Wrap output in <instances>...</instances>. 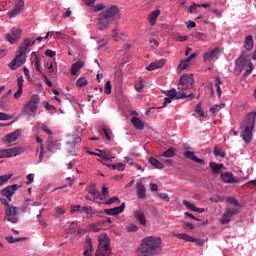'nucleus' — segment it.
Masks as SVG:
<instances>
[{
    "label": "nucleus",
    "mask_w": 256,
    "mask_h": 256,
    "mask_svg": "<svg viewBox=\"0 0 256 256\" xmlns=\"http://www.w3.org/2000/svg\"><path fill=\"white\" fill-rule=\"evenodd\" d=\"M161 238L157 236H148L142 239L141 244L136 250L138 256H155L159 255L163 248L161 247Z\"/></svg>",
    "instance_id": "obj_1"
},
{
    "label": "nucleus",
    "mask_w": 256,
    "mask_h": 256,
    "mask_svg": "<svg viewBox=\"0 0 256 256\" xmlns=\"http://www.w3.org/2000/svg\"><path fill=\"white\" fill-rule=\"evenodd\" d=\"M255 121H256V112L248 113L244 120L241 123V137L245 143H251V139H253V129H255Z\"/></svg>",
    "instance_id": "obj_2"
},
{
    "label": "nucleus",
    "mask_w": 256,
    "mask_h": 256,
    "mask_svg": "<svg viewBox=\"0 0 256 256\" xmlns=\"http://www.w3.org/2000/svg\"><path fill=\"white\" fill-rule=\"evenodd\" d=\"M119 15V7L112 5L104 11L100 12L98 18V29H109V25L115 21V17Z\"/></svg>",
    "instance_id": "obj_3"
},
{
    "label": "nucleus",
    "mask_w": 256,
    "mask_h": 256,
    "mask_svg": "<svg viewBox=\"0 0 256 256\" xmlns=\"http://www.w3.org/2000/svg\"><path fill=\"white\" fill-rule=\"evenodd\" d=\"M41 98L39 95H32L28 103H26L21 111L22 115H28V117H35L37 115V109H39V103Z\"/></svg>",
    "instance_id": "obj_4"
},
{
    "label": "nucleus",
    "mask_w": 256,
    "mask_h": 256,
    "mask_svg": "<svg viewBox=\"0 0 256 256\" xmlns=\"http://www.w3.org/2000/svg\"><path fill=\"white\" fill-rule=\"evenodd\" d=\"M245 67H249L244 75L242 76V79L245 81V79H247L250 75L251 72L253 71V63L248 62L246 59L244 58H238L236 60V67H235V71H238V74L241 73V71H243V69H245Z\"/></svg>",
    "instance_id": "obj_5"
},
{
    "label": "nucleus",
    "mask_w": 256,
    "mask_h": 256,
    "mask_svg": "<svg viewBox=\"0 0 256 256\" xmlns=\"http://www.w3.org/2000/svg\"><path fill=\"white\" fill-rule=\"evenodd\" d=\"M194 83L195 78H193V74L184 75L180 78V81L178 83V91L185 93V91L193 89Z\"/></svg>",
    "instance_id": "obj_6"
},
{
    "label": "nucleus",
    "mask_w": 256,
    "mask_h": 256,
    "mask_svg": "<svg viewBox=\"0 0 256 256\" xmlns=\"http://www.w3.org/2000/svg\"><path fill=\"white\" fill-rule=\"evenodd\" d=\"M164 95L170 97V99H190V101L195 99V94L190 93L187 95V93L181 92V90L178 92L175 88L164 91Z\"/></svg>",
    "instance_id": "obj_7"
},
{
    "label": "nucleus",
    "mask_w": 256,
    "mask_h": 256,
    "mask_svg": "<svg viewBox=\"0 0 256 256\" xmlns=\"http://www.w3.org/2000/svg\"><path fill=\"white\" fill-rule=\"evenodd\" d=\"M21 33V28L14 27L11 29L9 33L6 34L5 40L8 41V43H11V45H13L21 39Z\"/></svg>",
    "instance_id": "obj_8"
},
{
    "label": "nucleus",
    "mask_w": 256,
    "mask_h": 256,
    "mask_svg": "<svg viewBox=\"0 0 256 256\" xmlns=\"http://www.w3.org/2000/svg\"><path fill=\"white\" fill-rule=\"evenodd\" d=\"M4 219H7L10 223H18L19 218L17 217V207L10 205L5 208Z\"/></svg>",
    "instance_id": "obj_9"
},
{
    "label": "nucleus",
    "mask_w": 256,
    "mask_h": 256,
    "mask_svg": "<svg viewBox=\"0 0 256 256\" xmlns=\"http://www.w3.org/2000/svg\"><path fill=\"white\" fill-rule=\"evenodd\" d=\"M221 53V49L219 47L214 48L208 52H205L202 57L204 63H211V61H215V59H219V55Z\"/></svg>",
    "instance_id": "obj_10"
},
{
    "label": "nucleus",
    "mask_w": 256,
    "mask_h": 256,
    "mask_svg": "<svg viewBox=\"0 0 256 256\" xmlns=\"http://www.w3.org/2000/svg\"><path fill=\"white\" fill-rule=\"evenodd\" d=\"M26 59L27 56H23L21 54L16 55L15 58L9 64L10 69H12V71H15V69H19V67H21V65L25 63Z\"/></svg>",
    "instance_id": "obj_11"
},
{
    "label": "nucleus",
    "mask_w": 256,
    "mask_h": 256,
    "mask_svg": "<svg viewBox=\"0 0 256 256\" xmlns=\"http://www.w3.org/2000/svg\"><path fill=\"white\" fill-rule=\"evenodd\" d=\"M95 256H109V242L100 240Z\"/></svg>",
    "instance_id": "obj_12"
},
{
    "label": "nucleus",
    "mask_w": 256,
    "mask_h": 256,
    "mask_svg": "<svg viewBox=\"0 0 256 256\" xmlns=\"http://www.w3.org/2000/svg\"><path fill=\"white\" fill-rule=\"evenodd\" d=\"M17 189H19L17 184L7 186L2 189L1 195H3V197H7L8 201H12L11 196L15 195V191H17Z\"/></svg>",
    "instance_id": "obj_13"
},
{
    "label": "nucleus",
    "mask_w": 256,
    "mask_h": 256,
    "mask_svg": "<svg viewBox=\"0 0 256 256\" xmlns=\"http://www.w3.org/2000/svg\"><path fill=\"white\" fill-rule=\"evenodd\" d=\"M21 135V130H15L14 132H11L4 136L3 142L4 143H15L17 139H19V136Z\"/></svg>",
    "instance_id": "obj_14"
},
{
    "label": "nucleus",
    "mask_w": 256,
    "mask_h": 256,
    "mask_svg": "<svg viewBox=\"0 0 256 256\" xmlns=\"http://www.w3.org/2000/svg\"><path fill=\"white\" fill-rule=\"evenodd\" d=\"M136 193L138 199H147V188H145V184L138 182L136 184Z\"/></svg>",
    "instance_id": "obj_15"
},
{
    "label": "nucleus",
    "mask_w": 256,
    "mask_h": 256,
    "mask_svg": "<svg viewBox=\"0 0 256 256\" xmlns=\"http://www.w3.org/2000/svg\"><path fill=\"white\" fill-rule=\"evenodd\" d=\"M165 63H167V60L160 59L156 60L155 62H151L147 67V71H155L156 69H162V67L165 66Z\"/></svg>",
    "instance_id": "obj_16"
},
{
    "label": "nucleus",
    "mask_w": 256,
    "mask_h": 256,
    "mask_svg": "<svg viewBox=\"0 0 256 256\" xmlns=\"http://www.w3.org/2000/svg\"><path fill=\"white\" fill-rule=\"evenodd\" d=\"M123 211H125V202H123L120 206L118 207H114V208H110V209H105L104 213H106V215H119L121 213H123Z\"/></svg>",
    "instance_id": "obj_17"
},
{
    "label": "nucleus",
    "mask_w": 256,
    "mask_h": 256,
    "mask_svg": "<svg viewBox=\"0 0 256 256\" xmlns=\"http://www.w3.org/2000/svg\"><path fill=\"white\" fill-rule=\"evenodd\" d=\"M25 9V1L24 0H17L14 9L10 12V17H15V15H19L21 11Z\"/></svg>",
    "instance_id": "obj_18"
},
{
    "label": "nucleus",
    "mask_w": 256,
    "mask_h": 256,
    "mask_svg": "<svg viewBox=\"0 0 256 256\" xmlns=\"http://www.w3.org/2000/svg\"><path fill=\"white\" fill-rule=\"evenodd\" d=\"M23 83H25V80L23 79V76H20L17 78V91L14 93V99H20L21 95H23Z\"/></svg>",
    "instance_id": "obj_19"
},
{
    "label": "nucleus",
    "mask_w": 256,
    "mask_h": 256,
    "mask_svg": "<svg viewBox=\"0 0 256 256\" xmlns=\"http://www.w3.org/2000/svg\"><path fill=\"white\" fill-rule=\"evenodd\" d=\"M21 153H23V148H21V147H14V148L6 149L7 159L10 157H17V155H21Z\"/></svg>",
    "instance_id": "obj_20"
},
{
    "label": "nucleus",
    "mask_w": 256,
    "mask_h": 256,
    "mask_svg": "<svg viewBox=\"0 0 256 256\" xmlns=\"http://www.w3.org/2000/svg\"><path fill=\"white\" fill-rule=\"evenodd\" d=\"M97 151H99V153L96 154V157H100L101 159H104V161H113V159H115V156H111L110 151L100 149H97Z\"/></svg>",
    "instance_id": "obj_21"
},
{
    "label": "nucleus",
    "mask_w": 256,
    "mask_h": 256,
    "mask_svg": "<svg viewBox=\"0 0 256 256\" xmlns=\"http://www.w3.org/2000/svg\"><path fill=\"white\" fill-rule=\"evenodd\" d=\"M31 47V40L25 39L23 44L19 47V53L20 55L27 57V49Z\"/></svg>",
    "instance_id": "obj_22"
},
{
    "label": "nucleus",
    "mask_w": 256,
    "mask_h": 256,
    "mask_svg": "<svg viewBox=\"0 0 256 256\" xmlns=\"http://www.w3.org/2000/svg\"><path fill=\"white\" fill-rule=\"evenodd\" d=\"M134 217L139 221L140 225H147V218L145 217V213L141 210L134 211Z\"/></svg>",
    "instance_id": "obj_23"
},
{
    "label": "nucleus",
    "mask_w": 256,
    "mask_h": 256,
    "mask_svg": "<svg viewBox=\"0 0 256 256\" xmlns=\"http://www.w3.org/2000/svg\"><path fill=\"white\" fill-rule=\"evenodd\" d=\"M184 156L187 159H190L191 161H194L195 163H199V165H203L204 161L201 158H197V156L195 155V152L192 151H186L184 153Z\"/></svg>",
    "instance_id": "obj_24"
},
{
    "label": "nucleus",
    "mask_w": 256,
    "mask_h": 256,
    "mask_svg": "<svg viewBox=\"0 0 256 256\" xmlns=\"http://www.w3.org/2000/svg\"><path fill=\"white\" fill-rule=\"evenodd\" d=\"M221 177L224 183H237V180L233 177V173L231 172L222 173Z\"/></svg>",
    "instance_id": "obj_25"
},
{
    "label": "nucleus",
    "mask_w": 256,
    "mask_h": 256,
    "mask_svg": "<svg viewBox=\"0 0 256 256\" xmlns=\"http://www.w3.org/2000/svg\"><path fill=\"white\" fill-rule=\"evenodd\" d=\"M47 151H49L50 153H55L56 151H59V149H61V143L59 142H55V141H51L47 147H46Z\"/></svg>",
    "instance_id": "obj_26"
},
{
    "label": "nucleus",
    "mask_w": 256,
    "mask_h": 256,
    "mask_svg": "<svg viewBox=\"0 0 256 256\" xmlns=\"http://www.w3.org/2000/svg\"><path fill=\"white\" fill-rule=\"evenodd\" d=\"M149 163L154 167V169H165V164L163 162L157 160L155 157L149 158Z\"/></svg>",
    "instance_id": "obj_27"
},
{
    "label": "nucleus",
    "mask_w": 256,
    "mask_h": 256,
    "mask_svg": "<svg viewBox=\"0 0 256 256\" xmlns=\"http://www.w3.org/2000/svg\"><path fill=\"white\" fill-rule=\"evenodd\" d=\"M32 57H34L33 63L35 65L36 71L42 73L43 68H41V57H39V55H37L36 52L32 53Z\"/></svg>",
    "instance_id": "obj_28"
},
{
    "label": "nucleus",
    "mask_w": 256,
    "mask_h": 256,
    "mask_svg": "<svg viewBox=\"0 0 256 256\" xmlns=\"http://www.w3.org/2000/svg\"><path fill=\"white\" fill-rule=\"evenodd\" d=\"M253 36L252 35H248L245 37V42H244V49H246V51H252L253 50Z\"/></svg>",
    "instance_id": "obj_29"
},
{
    "label": "nucleus",
    "mask_w": 256,
    "mask_h": 256,
    "mask_svg": "<svg viewBox=\"0 0 256 256\" xmlns=\"http://www.w3.org/2000/svg\"><path fill=\"white\" fill-rule=\"evenodd\" d=\"M159 15H161V10L153 11L148 18V21L150 25L154 26L157 23V19L159 18Z\"/></svg>",
    "instance_id": "obj_30"
},
{
    "label": "nucleus",
    "mask_w": 256,
    "mask_h": 256,
    "mask_svg": "<svg viewBox=\"0 0 256 256\" xmlns=\"http://www.w3.org/2000/svg\"><path fill=\"white\" fill-rule=\"evenodd\" d=\"M223 168V164H218L215 162H210V169L214 173V175H219L221 173V169Z\"/></svg>",
    "instance_id": "obj_31"
},
{
    "label": "nucleus",
    "mask_w": 256,
    "mask_h": 256,
    "mask_svg": "<svg viewBox=\"0 0 256 256\" xmlns=\"http://www.w3.org/2000/svg\"><path fill=\"white\" fill-rule=\"evenodd\" d=\"M131 123H132V125H134L135 129H139L140 131H142V129L145 128V125L143 124L141 119H139L137 117H133L131 120Z\"/></svg>",
    "instance_id": "obj_32"
},
{
    "label": "nucleus",
    "mask_w": 256,
    "mask_h": 256,
    "mask_svg": "<svg viewBox=\"0 0 256 256\" xmlns=\"http://www.w3.org/2000/svg\"><path fill=\"white\" fill-rule=\"evenodd\" d=\"M89 193L94 197V199H99V197H101V192L95 189V183L90 184Z\"/></svg>",
    "instance_id": "obj_33"
},
{
    "label": "nucleus",
    "mask_w": 256,
    "mask_h": 256,
    "mask_svg": "<svg viewBox=\"0 0 256 256\" xmlns=\"http://www.w3.org/2000/svg\"><path fill=\"white\" fill-rule=\"evenodd\" d=\"M86 243L88 244L87 249L84 251V256H91V252L93 251V244L91 243V237H86Z\"/></svg>",
    "instance_id": "obj_34"
},
{
    "label": "nucleus",
    "mask_w": 256,
    "mask_h": 256,
    "mask_svg": "<svg viewBox=\"0 0 256 256\" xmlns=\"http://www.w3.org/2000/svg\"><path fill=\"white\" fill-rule=\"evenodd\" d=\"M86 210L87 206L83 207L81 205H75L71 207L70 213H85Z\"/></svg>",
    "instance_id": "obj_35"
},
{
    "label": "nucleus",
    "mask_w": 256,
    "mask_h": 256,
    "mask_svg": "<svg viewBox=\"0 0 256 256\" xmlns=\"http://www.w3.org/2000/svg\"><path fill=\"white\" fill-rule=\"evenodd\" d=\"M175 237H177V239H181L182 241H186L191 243V241H193V237L189 236L188 234L185 233H179V234H175Z\"/></svg>",
    "instance_id": "obj_36"
},
{
    "label": "nucleus",
    "mask_w": 256,
    "mask_h": 256,
    "mask_svg": "<svg viewBox=\"0 0 256 256\" xmlns=\"http://www.w3.org/2000/svg\"><path fill=\"white\" fill-rule=\"evenodd\" d=\"M175 155H176V149L173 147H170L169 149H167L162 153V157H167V158L175 157Z\"/></svg>",
    "instance_id": "obj_37"
},
{
    "label": "nucleus",
    "mask_w": 256,
    "mask_h": 256,
    "mask_svg": "<svg viewBox=\"0 0 256 256\" xmlns=\"http://www.w3.org/2000/svg\"><path fill=\"white\" fill-rule=\"evenodd\" d=\"M66 211L61 206H57L54 208V216L57 217V219H61L62 215H65Z\"/></svg>",
    "instance_id": "obj_38"
},
{
    "label": "nucleus",
    "mask_w": 256,
    "mask_h": 256,
    "mask_svg": "<svg viewBox=\"0 0 256 256\" xmlns=\"http://www.w3.org/2000/svg\"><path fill=\"white\" fill-rule=\"evenodd\" d=\"M11 177H13V174H6V175L0 176V187H3L5 183H8Z\"/></svg>",
    "instance_id": "obj_39"
},
{
    "label": "nucleus",
    "mask_w": 256,
    "mask_h": 256,
    "mask_svg": "<svg viewBox=\"0 0 256 256\" xmlns=\"http://www.w3.org/2000/svg\"><path fill=\"white\" fill-rule=\"evenodd\" d=\"M240 209L239 208H231V207H228L226 209V213L232 217H234V215H239L240 213Z\"/></svg>",
    "instance_id": "obj_40"
},
{
    "label": "nucleus",
    "mask_w": 256,
    "mask_h": 256,
    "mask_svg": "<svg viewBox=\"0 0 256 256\" xmlns=\"http://www.w3.org/2000/svg\"><path fill=\"white\" fill-rule=\"evenodd\" d=\"M214 155L216 157H221V159H225L226 154L221 150V148H218L217 146L214 147Z\"/></svg>",
    "instance_id": "obj_41"
},
{
    "label": "nucleus",
    "mask_w": 256,
    "mask_h": 256,
    "mask_svg": "<svg viewBox=\"0 0 256 256\" xmlns=\"http://www.w3.org/2000/svg\"><path fill=\"white\" fill-rule=\"evenodd\" d=\"M231 215H229L227 212H225L222 216V219L220 220V223L222 225H227V223L231 222Z\"/></svg>",
    "instance_id": "obj_42"
},
{
    "label": "nucleus",
    "mask_w": 256,
    "mask_h": 256,
    "mask_svg": "<svg viewBox=\"0 0 256 256\" xmlns=\"http://www.w3.org/2000/svg\"><path fill=\"white\" fill-rule=\"evenodd\" d=\"M182 204L184 205V207H186V209H189L190 211H195L197 209L195 204H193L187 200H183Z\"/></svg>",
    "instance_id": "obj_43"
},
{
    "label": "nucleus",
    "mask_w": 256,
    "mask_h": 256,
    "mask_svg": "<svg viewBox=\"0 0 256 256\" xmlns=\"http://www.w3.org/2000/svg\"><path fill=\"white\" fill-rule=\"evenodd\" d=\"M112 37L116 41H119V39H123V33H120L118 29L112 30Z\"/></svg>",
    "instance_id": "obj_44"
},
{
    "label": "nucleus",
    "mask_w": 256,
    "mask_h": 256,
    "mask_svg": "<svg viewBox=\"0 0 256 256\" xmlns=\"http://www.w3.org/2000/svg\"><path fill=\"white\" fill-rule=\"evenodd\" d=\"M113 171H125V164L123 163H116L112 164Z\"/></svg>",
    "instance_id": "obj_45"
},
{
    "label": "nucleus",
    "mask_w": 256,
    "mask_h": 256,
    "mask_svg": "<svg viewBox=\"0 0 256 256\" xmlns=\"http://www.w3.org/2000/svg\"><path fill=\"white\" fill-rule=\"evenodd\" d=\"M223 107H225V104L215 105L214 107L210 108V112L212 115H215L216 113H219Z\"/></svg>",
    "instance_id": "obj_46"
},
{
    "label": "nucleus",
    "mask_w": 256,
    "mask_h": 256,
    "mask_svg": "<svg viewBox=\"0 0 256 256\" xmlns=\"http://www.w3.org/2000/svg\"><path fill=\"white\" fill-rule=\"evenodd\" d=\"M84 213H86V219H91V218L95 217V212H93L92 207L86 206V210Z\"/></svg>",
    "instance_id": "obj_47"
},
{
    "label": "nucleus",
    "mask_w": 256,
    "mask_h": 256,
    "mask_svg": "<svg viewBox=\"0 0 256 256\" xmlns=\"http://www.w3.org/2000/svg\"><path fill=\"white\" fill-rule=\"evenodd\" d=\"M11 119H13L12 115H9L4 112H0V121H11Z\"/></svg>",
    "instance_id": "obj_48"
},
{
    "label": "nucleus",
    "mask_w": 256,
    "mask_h": 256,
    "mask_svg": "<svg viewBox=\"0 0 256 256\" xmlns=\"http://www.w3.org/2000/svg\"><path fill=\"white\" fill-rule=\"evenodd\" d=\"M187 67H189V62L186 59L181 60L180 64L178 65V69L180 71H183V70L187 69Z\"/></svg>",
    "instance_id": "obj_49"
},
{
    "label": "nucleus",
    "mask_w": 256,
    "mask_h": 256,
    "mask_svg": "<svg viewBox=\"0 0 256 256\" xmlns=\"http://www.w3.org/2000/svg\"><path fill=\"white\" fill-rule=\"evenodd\" d=\"M9 101V98L7 97V95H3L0 99V107L1 109H5L7 103Z\"/></svg>",
    "instance_id": "obj_50"
},
{
    "label": "nucleus",
    "mask_w": 256,
    "mask_h": 256,
    "mask_svg": "<svg viewBox=\"0 0 256 256\" xmlns=\"http://www.w3.org/2000/svg\"><path fill=\"white\" fill-rule=\"evenodd\" d=\"M143 78H138V81L135 83V90L136 91H141L143 89Z\"/></svg>",
    "instance_id": "obj_51"
},
{
    "label": "nucleus",
    "mask_w": 256,
    "mask_h": 256,
    "mask_svg": "<svg viewBox=\"0 0 256 256\" xmlns=\"http://www.w3.org/2000/svg\"><path fill=\"white\" fill-rule=\"evenodd\" d=\"M88 81L85 78H79L76 82L77 87H85L88 85Z\"/></svg>",
    "instance_id": "obj_52"
},
{
    "label": "nucleus",
    "mask_w": 256,
    "mask_h": 256,
    "mask_svg": "<svg viewBox=\"0 0 256 256\" xmlns=\"http://www.w3.org/2000/svg\"><path fill=\"white\" fill-rule=\"evenodd\" d=\"M227 201L228 203H231V205H234V207H241V204H239V201L236 198L228 197Z\"/></svg>",
    "instance_id": "obj_53"
},
{
    "label": "nucleus",
    "mask_w": 256,
    "mask_h": 256,
    "mask_svg": "<svg viewBox=\"0 0 256 256\" xmlns=\"http://www.w3.org/2000/svg\"><path fill=\"white\" fill-rule=\"evenodd\" d=\"M104 93L106 95H111V81H107L104 86Z\"/></svg>",
    "instance_id": "obj_54"
},
{
    "label": "nucleus",
    "mask_w": 256,
    "mask_h": 256,
    "mask_svg": "<svg viewBox=\"0 0 256 256\" xmlns=\"http://www.w3.org/2000/svg\"><path fill=\"white\" fill-rule=\"evenodd\" d=\"M112 203H117L119 205V203H121V200H119V197L114 196L106 202V205H112Z\"/></svg>",
    "instance_id": "obj_55"
},
{
    "label": "nucleus",
    "mask_w": 256,
    "mask_h": 256,
    "mask_svg": "<svg viewBox=\"0 0 256 256\" xmlns=\"http://www.w3.org/2000/svg\"><path fill=\"white\" fill-rule=\"evenodd\" d=\"M102 133H104V136L107 139V141H111V130L103 128Z\"/></svg>",
    "instance_id": "obj_56"
},
{
    "label": "nucleus",
    "mask_w": 256,
    "mask_h": 256,
    "mask_svg": "<svg viewBox=\"0 0 256 256\" xmlns=\"http://www.w3.org/2000/svg\"><path fill=\"white\" fill-rule=\"evenodd\" d=\"M173 101V98H170L169 96L163 99V105L159 109H165L169 103Z\"/></svg>",
    "instance_id": "obj_57"
},
{
    "label": "nucleus",
    "mask_w": 256,
    "mask_h": 256,
    "mask_svg": "<svg viewBox=\"0 0 256 256\" xmlns=\"http://www.w3.org/2000/svg\"><path fill=\"white\" fill-rule=\"evenodd\" d=\"M196 113H199L200 117L205 118V112H203V108L201 107V103L197 104Z\"/></svg>",
    "instance_id": "obj_58"
},
{
    "label": "nucleus",
    "mask_w": 256,
    "mask_h": 256,
    "mask_svg": "<svg viewBox=\"0 0 256 256\" xmlns=\"http://www.w3.org/2000/svg\"><path fill=\"white\" fill-rule=\"evenodd\" d=\"M91 231H94V233H99L101 231V226L96 224H91L90 225Z\"/></svg>",
    "instance_id": "obj_59"
},
{
    "label": "nucleus",
    "mask_w": 256,
    "mask_h": 256,
    "mask_svg": "<svg viewBox=\"0 0 256 256\" xmlns=\"http://www.w3.org/2000/svg\"><path fill=\"white\" fill-rule=\"evenodd\" d=\"M45 109L47 111H54V113L57 112V108H55V106L49 104V102H46V104L44 105Z\"/></svg>",
    "instance_id": "obj_60"
},
{
    "label": "nucleus",
    "mask_w": 256,
    "mask_h": 256,
    "mask_svg": "<svg viewBox=\"0 0 256 256\" xmlns=\"http://www.w3.org/2000/svg\"><path fill=\"white\" fill-rule=\"evenodd\" d=\"M158 196L161 197L163 199V201H167V202L171 201V198L169 197V194H167V193H159Z\"/></svg>",
    "instance_id": "obj_61"
},
{
    "label": "nucleus",
    "mask_w": 256,
    "mask_h": 256,
    "mask_svg": "<svg viewBox=\"0 0 256 256\" xmlns=\"http://www.w3.org/2000/svg\"><path fill=\"white\" fill-rule=\"evenodd\" d=\"M198 7H201V5L193 3L189 8L190 13H195Z\"/></svg>",
    "instance_id": "obj_62"
},
{
    "label": "nucleus",
    "mask_w": 256,
    "mask_h": 256,
    "mask_svg": "<svg viewBox=\"0 0 256 256\" xmlns=\"http://www.w3.org/2000/svg\"><path fill=\"white\" fill-rule=\"evenodd\" d=\"M45 55H46V57H51V58H53V57H55L56 53H55V51H53V50H51V49H47V50L45 51Z\"/></svg>",
    "instance_id": "obj_63"
},
{
    "label": "nucleus",
    "mask_w": 256,
    "mask_h": 256,
    "mask_svg": "<svg viewBox=\"0 0 256 256\" xmlns=\"http://www.w3.org/2000/svg\"><path fill=\"white\" fill-rule=\"evenodd\" d=\"M196 37L199 41H207V36L204 33H197Z\"/></svg>",
    "instance_id": "obj_64"
}]
</instances>
